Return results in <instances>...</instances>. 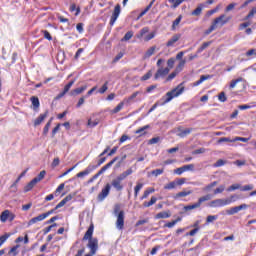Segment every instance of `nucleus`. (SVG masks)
Instances as JSON below:
<instances>
[{
  "label": "nucleus",
  "mask_w": 256,
  "mask_h": 256,
  "mask_svg": "<svg viewBox=\"0 0 256 256\" xmlns=\"http://www.w3.org/2000/svg\"><path fill=\"white\" fill-rule=\"evenodd\" d=\"M90 239H93V225H91L88 230L86 231L83 241H89Z\"/></svg>",
  "instance_id": "aec40b11"
},
{
  "label": "nucleus",
  "mask_w": 256,
  "mask_h": 256,
  "mask_svg": "<svg viewBox=\"0 0 256 256\" xmlns=\"http://www.w3.org/2000/svg\"><path fill=\"white\" fill-rule=\"evenodd\" d=\"M143 189V183H137V185L134 188V197H137L139 195V191Z\"/></svg>",
  "instance_id": "79ce46f5"
},
{
  "label": "nucleus",
  "mask_w": 256,
  "mask_h": 256,
  "mask_svg": "<svg viewBox=\"0 0 256 256\" xmlns=\"http://www.w3.org/2000/svg\"><path fill=\"white\" fill-rule=\"evenodd\" d=\"M143 92L141 91H136L134 93L131 94V96L124 98V103H126V105H130L131 103H134L135 99H137V97H139V95H142Z\"/></svg>",
  "instance_id": "f8f14e48"
},
{
  "label": "nucleus",
  "mask_w": 256,
  "mask_h": 256,
  "mask_svg": "<svg viewBox=\"0 0 256 256\" xmlns=\"http://www.w3.org/2000/svg\"><path fill=\"white\" fill-rule=\"evenodd\" d=\"M218 99L221 103H225V101H227V96H225V92H221L219 95H218Z\"/></svg>",
  "instance_id": "052dcab7"
},
{
  "label": "nucleus",
  "mask_w": 256,
  "mask_h": 256,
  "mask_svg": "<svg viewBox=\"0 0 256 256\" xmlns=\"http://www.w3.org/2000/svg\"><path fill=\"white\" fill-rule=\"evenodd\" d=\"M181 19H183L182 16H178L175 21L172 24V31H175L177 27L179 26V23H181Z\"/></svg>",
  "instance_id": "ea45409f"
},
{
  "label": "nucleus",
  "mask_w": 256,
  "mask_h": 256,
  "mask_svg": "<svg viewBox=\"0 0 256 256\" xmlns=\"http://www.w3.org/2000/svg\"><path fill=\"white\" fill-rule=\"evenodd\" d=\"M256 14V7L252 8L251 11L248 13V15L245 18V21H247V19H251V17H254Z\"/></svg>",
  "instance_id": "4d7b16f0"
},
{
  "label": "nucleus",
  "mask_w": 256,
  "mask_h": 256,
  "mask_svg": "<svg viewBox=\"0 0 256 256\" xmlns=\"http://www.w3.org/2000/svg\"><path fill=\"white\" fill-rule=\"evenodd\" d=\"M182 167L184 168V172L185 171H193L195 169V165L194 164H188V165H184Z\"/></svg>",
  "instance_id": "e2e57ef3"
},
{
  "label": "nucleus",
  "mask_w": 256,
  "mask_h": 256,
  "mask_svg": "<svg viewBox=\"0 0 256 256\" xmlns=\"http://www.w3.org/2000/svg\"><path fill=\"white\" fill-rule=\"evenodd\" d=\"M164 170L163 169H156L153 170L151 173L152 175H155V177H159V175H163Z\"/></svg>",
  "instance_id": "774afa93"
},
{
  "label": "nucleus",
  "mask_w": 256,
  "mask_h": 256,
  "mask_svg": "<svg viewBox=\"0 0 256 256\" xmlns=\"http://www.w3.org/2000/svg\"><path fill=\"white\" fill-rule=\"evenodd\" d=\"M132 37H133V31H128L122 38V41H129Z\"/></svg>",
  "instance_id": "603ef678"
},
{
  "label": "nucleus",
  "mask_w": 256,
  "mask_h": 256,
  "mask_svg": "<svg viewBox=\"0 0 256 256\" xmlns=\"http://www.w3.org/2000/svg\"><path fill=\"white\" fill-rule=\"evenodd\" d=\"M125 105H127V102H125V100L120 102L113 110H111L112 115L119 113V111H121L123 107H125Z\"/></svg>",
  "instance_id": "a211bd4d"
},
{
  "label": "nucleus",
  "mask_w": 256,
  "mask_h": 256,
  "mask_svg": "<svg viewBox=\"0 0 256 256\" xmlns=\"http://www.w3.org/2000/svg\"><path fill=\"white\" fill-rule=\"evenodd\" d=\"M184 91H185V86H183V83H180L176 88L166 93L165 97L162 98L163 102L160 105H166V103H170V101H173L175 97H179V95H183Z\"/></svg>",
  "instance_id": "f257e3e1"
},
{
  "label": "nucleus",
  "mask_w": 256,
  "mask_h": 256,
  "mask_svg": "<svg viewBox=\"0 0 256 256\" xmlns=\"http://www.w3.org/2000/svg\"><path fill=\"white\" fill-rule=\"evenodd\" d=\"M205 7V4H200L193 12L192 15H195L196 17H199L201 15V11H203V8Z\"/></svg>",
  "instance_id": "7c9ffc66"
},
{
  "label": "nucleus",
  "mask_w": 256,
  "mask_h": 256,
  "mask_svg": "<svg viewBox=\"0 0 256 256\" xmlns=\"http://www.w3.org/2000/svg\"><path fill=\"white\" fill-rule=\"evenodd\" d=\"M199 207H201L199 202H196V203H194L192 205L185 206L184 207V211H192V209H199Z\"/></svg>",
  "instance_id": "f704fd0d"
},
{
  "label": "nucleus",
  "mask_w": 256,
  "mask_h": 256,
  "mask_svg": "<svg viewBox=\"0 0 256 256\" xmlns=\"http://www.w3.org/2000/svg\"><path fill=\"white\" fill-rule=\"evenodd\" d=\"M225 191V185H221L214 190V194L218 195V193H223Z\"/></svg>",
  "instance_id": "0e129e2a"
},
{
  "label": "nucleus",
  "mask_w": 256,
  "mask_h": 256,
  "mask_svg": "<svg viewBox=\"0 0 256 256\" xmlns=\"http://www.w3.org/2000/svg\"><path fill=\"white\" fill-rule=\"evenodd\" d=\"M45 219V214H40L29 220L28 227H31V225H35V223H39V221H45Z\"/></svg>",
  "instance_id": "2eb2a0df"
},
{
  "label": "nucleus",
  "mask_w": 256,
  "mask_h": 256,
  "mask_svg": "<svg viewBox=\"0 0 256 256\" xmlns=\"http://www.w3.org/2000/svg\"><path fill=\"white\" fill-rule=\"evenodd\" d=\"M211 79V75H202L200 76V79L197 80L196 82L193 83V87H199V85H201V83H203L204 81H207Z\"/></svg>",
  "instance_id": "f3484780"
},
{
  "label": "nucleus",
  "mask_w": 256,
  "mask_h": 256,
  "mask_svg": "<svg viewBox=\"0 0 256 256\" xmlns=\"http://www.w3.org/2000/svg\"><path fill=\"white\" fill-rule=\"evenodd\" d=\"M84 91H87V85H84L80 88H76L71 91L70 95L75 96V95H81Z\"/></svg>",
  "instance_id": "5701e85b"
},
{
  "label": "nucleus",
  "mask_w": 256,
  "mask_h": 256,
  "mask_svg": "<svg viewBox=\"0 0 256 256\" xmlns=\"http://www.w3.org/2000/svg\"><path fill=\"white\" fill-rule=\"evenodd\" d=\"M87 125H88V127H91V128L97 127V125H99V120L92 121L91 119H89Z\"/></svg>",
  "instance_id": "5fc2aeb1"
},
{
  "label": "nucleus",
  "mask_w": 256,
  "mask_h": 256,
  "mask_svg": "<svg viewBox=\"0 0 256 256\" xmlns=\"http://www.w3.org/2000/svg\"><path fill=\"white\" fill-rule=\"evenodd\" d=\"M63 189H65V184L64 183L60 184L57 187V189L55 190L54 195L57 197L59 195V193H61V191H63Z\"/></svg>",
  "instance_id": "864d4df0"
},
{
  "label": "nucleus",
  "mask_w": 256,
  "mask_h": 256,
  "mask_svg": "<svg viewBox=\"0 0 256 256\" xmlns=\"http://www.w3.org/2000/svg\"><path fill=\"white\" fill-rule=\"evenodd\" d=\"M47 115H49V112L46 111L44 114H40L38 118L34 120V127H38V125H41L45 119H47Z\"/></svg>",
  "instance_id": "ddd939ff"
},
{
  "label": "nucleus",
  "mask_w": 256,
  "mask_h": 256,
  "mask_svg": "<svg viewBox=\"0 0 256 256\" xmlns=\"http://www.w3.org/2000/svg\"><path fill=\"white\" fill-rule=\"evenodd\" d=\"M121 181L118 180L117 178L112 180V187L116 189V191H123V186L121 185Z\"/></svg>",
  "instance_id": "6ab92c4d"
},
{
  "label": "nucleus",
  "mask_w": 256,
  "mask_h": 256,
  "mask_svg": "<svg viewBox=\"0 0 256 256\" xmlns=\"http://www.w3.org/2000/svg\"><path fill=\"white\" fill-rule=\"evenodd\" d=\"M149 125H146V126H144V127H141V128H139L138 130H136L135 131V134L136 135H145V131H147V129H149Z\"/></svg>",
  "instance_id": "4c0bfd02"
},
{
  "label": "nucleus",
  "mask_w": 256,
  "mask_h": 256,
  "mask_svg": "<svg viewBox=\"0 0 256 256\" xmlns=\"http://www.w3.org/2000/svg\"><path fill=\"white\" fill-rule=\"evenodd\" d=\"M237 189H241V185L239 184H233L230 187H228L227 191L231 192V191H237Z\"/></svg>",
  "instance_id": "13d9d810"
},
{
  "label": "nucleus",
  "mask_w": 256,
  "mask_h": 256,
  "mask_svg": "<svg viewBox=\"0 0 256 256\" xmlns=\"http://www.w3.org/2000/svg\"><path fill=\"white\" fill-rule=\"evenodd\" d=\"M30 101H31V103H32V105H33V107H34V109H39L40 102H39V98H38V97L32 96V97L30 98Z\"/></svg>",
  "instance_id": "c85d7f7f"
},
{
  "label": "nucleus",
  "mask_w": 256,
  "mask_h": 256,
  "mask_svg": "<svg viewBox=\"0 0 256 256\" xmlns=\"http://www.w3.org/2000/svg\"><path fill=\"white\" fill-rule=\"evenodd\" d=\"M241 81H243V78H238L236 80H232L230 83V89H235V87H237V83H241Z\"/></svg>",
  "instance_id": "c03bdc74"
},
{
  "label": "nucleus",
  "mask_w": 256,
  "mask_h": 256,
  "mask_svg": "<svg viewBox=\"0 0 256 256\" xmlns=\"http://www.w3.org/2000/svg\"><path fill=\"white\" fill-rule=\"evenodd\" d=\"M235 201H237V195H232L229 198H219L212 200L209 202L208 206L212 208L225 207L227 205H231V203H235Z\"/></svg>",
  "instance_id": "f03ea898"
},
{
  "label": "nucleus",
  "mask_w": 256,
  "mask_h": 256,
  "mask_svg": "<svg viewBox=\"0 0 256 256\" xmlns=\"http://www.w3.org/2000/svg\"><path fill=\"white\" fill-rule=\"evenodd\" d=\"M117 159H119L118 157H115L112 161H110L109 163H107L105 166H103L97 174H95L92 178H90L88 180V183H93V181H95L96 179H99L100 175H103V173H105V171H107V169H110V167H113V165L115 164V162L117 161Z\"/></svg>",
  "instance_id": "20e7f679"
},
{
  "label": "nucleus",
  "mask_w": 256,
  "mask_h": 256,
  "mask_svg": "<svg viewBox=\"0 0 256 256\" xmlns=\"http://www.w3.org/2000/svg\"><path fill=\"white\" fill-rule=\"evenodd\" d=\"M20 245L17 244L16 246H13L10 251L8 252L9 256H17L19 255V251H17V249H19Z\"/></svg>",
  "instance_id": "bb28decb"
},
{
  "label": "nucleus",
  "mask_w": 256,
  "mask_h": 256,
  "mask_svg": "<svg viewBox=\"0 0 256 256\" xmlns=\"http://www.w3.org/2000/svg\"><path fill=\"white\" fill-rule=\"evenodd\" d=\"M151 193H155V188H148L144 191V194L141 196V201H143V199H147V197H149V195H151Z\"/></svg>",
  "instance_id": "a878e982"
},
{
  "label": "nucleus",
  "mask_w": 256,
  "mask_h": 256,
  "mask_svg": "<svg viewBox=\"0 0 256 256\" xmlns=\"http://www.w3.org/2000/svg\"><path fill=\"white\" fill-rule=\"evenodd\" d=\"M15 220V214L12 213L9 210H4L0 215V221L2 223H6L7 221H14Z\"/></svg>",
  "instance_id": "423d86ee"
},
{
  "label": "nucleus",
  "mask_w": 256,
  "mask_h": 256,
  "mask_svg": "<svg viewBox=\"0 0 256 256\" xmlns=\"http://www.w3.org/2000/svg\"><path fill=\"white\" fill-rule=\"evenodd\" d=\"M177 75H179V72L177 70H175L174 72L169 74V76L167 77V81H173V79L176 78Z\"/></svg>",
  "instance_id": "6e6d98bb"
},
{
  "label": "nucleus",
  "mask_w": 256,
  "mask_h": 256,
  "mask_svg": "<svg viewBox=\"0 0 256 256\" xmlns=\"http://www.w3.org/2000/svg\"><path fill=\"white\" fill-rule=\"evenodd\" d=\"M109 81H106L103 86L98 90V93H100V95H103L104 93L107 92V89H109Z\"/></svg>",
  "instance_id": "e433bc0d"
},
{
  "label": "nucleus",
  "mask_w": 256,
  "mask_h": 256,
  "mask_svg": "<svg viewBox=\"0 0 256 256\" xmlns=\"http://www.w3.org/2000/svg\"><path fill=\"white\" fill-rule=\"evenodd\" d=\"M45 175H47V172L45 170H42L38 176H36L35 178H33L37 183H39L40 181H43V179H45Z\"/></svg>",
  "instance_id": "c756f323"
},
{
  "label": "nucleus",
  "mask_w": 256,
  "mask_h": 256,
  "mask_svg": "<svg viewBox=\"0 0 256 256\" xmlns=\"http://www.w3.org/2000/svg\"><path fill=\"white\" fill-rule=\"evenodd\" d=\"M169 3H172V9H177L181 3H183L185 0H168Z\"/></svg>",
  "instance_id": "58836bf2"
},
{
  "label": "nucleus",
  "mask_w": 256,
  "mask_h": 256,
  "mask_svg": "<svg viewBox=\"0 0 256 256\" xmlns=\"http://www.w3.org/2000/svg\"><path fill=\"white\" fill-rule=\"evenodd\" d=\"M221 143H234V141L229 137H222L218 140V144H221Z\"/></svg>",
  "instance_id": "49530a36"
},
{
  "label": "nucleus",
  "mask_w": 256,
  "mask_h": 256,
  "mask_svg": "<svg viewBox=\"0 0 256 256\" xmlns=\"http://www.w3.org/2000/svg\"><path fill=\"white\" fill-rule=\"evenodd\" d=\"M215 185H217V181H214V182L208 184L206 187L203 188V191H209L210 189H213V187H215Z\"/></svg>",
  "instance_id": "680f3d73"
},
{
  "label": "nucleus",
  "mask_w": 256,
  "mask_h": 256,
  "mask_svg": "<svg viewBox=\"0 0 256 256\" xmlns=\"http://www.w3.org/2000/svg\"><path fill=\"white\" fill-rule=\"evenodd\" d=\"M95 169V166H88L84 171L79 172L76 177L78 178H83L87 177L93 170Z\"/></svg>",
  "instance_id": "dca6fc26"
},
{
  "label": "nucleus",
  "mask_w": 256,
  "mask_h": 256,
  "mask_svg": "<svg viewBox=\"0 0 256 256\" xmlns=\"http://www.w3.org/2000/svg\"><path fill=\"white\" fill-rule=\"evenodd\" d=\"M111 191V184H106V186L102 189L101 193L98 194V201H105V198L109 196Z\"/></svg>",
  "instance_id": "1a4fd4ad"
},
{
  "label": "nucleus",
  "mask_w": 256,
  "mask_h": 256,
  "mask_svg": "<svg viewBox=\"0 0 256 256\" xmlns=\"http://www.w3.org/2000/svg\"><path fill=\"white\" fill-rule=\"evenodd\" d=\"M87 247L90 249V253H92V255H95V253H97V249H99V241L97 240V238H90L88 240Z\"/></svg>",
  "instance_id": "0eeeda50"
},
{
  "label": "nucleus",
  "mask_w": 256,
  "mask_h": 256,
  "mask_svg": "<svg viewBox=\"0 0 256 256\" xmlns=\"http://www.w3.org/2000/svg\"><path fill=\"white\" fill-rule=\"evenodd\" d=\"M37 184V182L32 179L25 187H24V192L25 193H29V191H31V189H33V187H35V185Z\"/></svg>",
  "instance_id": "b1692460"
},
{
  "label": "nucleus",
  "mask_w": 256,
  "mask_h": 256,
  "mask_svg": "<svg viewBox=\"0 0 256 256\" xmlns=\"http://www.w3.org/2000/svg\"><path fill=\"white\" fill-rule=\"evenodd\" d=\"M123 55L124 53L123 52H119L115 58L113 59V63H117L119 60L123 59Z\"/></svg>",
  "instance_id": "338daca9"
},
{
  "label": "nucleus",
  "mask_w": 256,
  "mask_h": 256,
  "mask_svg": "<svg viewBox=\"0 0 256 256\" xmlns=\"http://www.w3.org/2000/svg\"><path fill=\"white\" fill-rule=\"evenodd\" d=\"M191 131H192V129L191 128H187V129H185V130H179V133L177 134L178 135V137H187V135H190V133H191Z\"/></svg>",
  "instance_id": "cd10ccee"
},
{
  "label": "nucleus",
  "mask_w": 256,
  "mask_h": 256,
  "mask_svg": "<svg viewBox=\"0 0 256 256\" xmlns=\"http://www.w3.org/2000/svg\"><path fill=\"white\" fill-rule=\"evenodd\" d=\"M119 15H121V5L117 4L110 19L111 26L115 25V22L119 19Z\"/></svg>",
  "instance_id": "6e6552de"
},
{
  "label": "nucleus",
  "mask_w": 256,
  "mask_h": 256,
  "mask_svg": "<svg viewBox=\"0 0 256 256\" xmlns=\"http://www.w3.org/2000/svg\"><path fill=\"white\" fill-rule=\"evenodd\" d=\"M183 67H185V60H181L179 62V64L176 67L175 71H177L178 73H181V71H183Z\"/></svg>",
  "instance_id": "09e8293b"
},
{
  "label": "nucleus",
  "mask_w": 256,
  "mask_h": 256,
  "mask_svg": "<svg viewBox=\"0 0 256 256\" xmlns=\"http://www.w3.org/2000/svg\"><path fill=\"white\" fill-rule=\"evenodd\" d=\"M114 215L117 217L116 229L122 231L123 227H125V212L123 210L119 211V207H116L114 209Z\"/></svg>",
  "instance_id": "7ed1b4c3"
},
{
  "label": "nucleus",
  "mask_w": 256,
  "mask_h": 256,
  "mask_svg": "<svg viewBox=\"0 0 256 256\" xmlns=\"http://www.w3.org/2000/svg\"><path fill=\"white\" fill-rule=\"evenodd\" d=\"M212 197L213 196L211 194H206L205 196H202L198 199V204L201 207L202 203H205V201H211Z\"/></svg>",
  "instance_id": "393cba45"
},
{
  "label": "nucleus",
  "mask_w": 256,
  "mask_h": 256,
  "mask_svg": "<svg viewBox=\"0 0 256 256\" xmlns=\"http://www.w3.org/2000/svg\"><path fill=\"white\" fill-rule=\"evenodd\" d=\"M253 185L252 184H248L243 186L242 188H240L241 191H253Z\"/></svg>",
  "instance_id": "69168bd1"
},
{
  "label": "nucleus",
  "mask_w": 256,
  "mask_h": 256,
  "mask_svg": "<svg viewBox=\"0 0 256 256\" xmlns=\"http://www.w3.org/2000/svg\"><path fill=\"white\" fill-rule=\"evenodd\" d=\"M167 65H168V69H173L174 65H175V58H170L167 61Z\"/></svg>",
  "instance_id": "bf43d9fd"
},
{
  "label": "nucleus",
  "mask_w": 256,
  "mask_h": 256,
  "mask_svg": "<svg viewBox=\"0 0 256 256\" xmlns=\"http://www.w3.org/2000/svg\"><path fill=\"white\" fill-rule=\"evenodd\" d=\"M179 39H181V34H174L166 43V47H174Z\"/></svg>",
  "instance_id": "4468645a"
},
{
  "label": "nucleus",
  "mask_w": 256,
  "mask_h": 256,
  "mask_svg": "<svg viewBox=\"0 0 256 256\" xmlns=\"http://www.w3.org/2000/svg\"><path fill=\"white\" fill-rule=\"evenodd\" d=\"M154 53H155V46H152L151 48H149L146 51V53L144 54L143 59H149V57H151Z\"/></svg>",
  "instance_id": "473e14b6"
},
{
  "label": "nucleus",
  "mask_w": 256,
  "mask_h": 256,
  "mask_svg": "<svg viewBox=\"0 0 256 256\" xmlns=\"http://www.w3.org/2000/svg\"><path fill=\"white\" fill-rule=\"evenodd\" d=\"M193 193L192 190H183L181 192H178L175 196L174 199H180V197H187Z\"/></svg>",
  "instance_id": "4be33fe9"
},
{
  "label": "nucleus",
  "mask_w": 256,
  "mask_h": 256,
  "mask_svg": "<svg viewBox=\"0 0 256 256\" xmlns=\"http://www.w3.org/2000/svg\"><path fill=\"white\" fill-rule=\"evenodd\" d=\"M157 203V197L152 196L149 202H144V207H151Z\"/></svg>",
  "instance_id": "2f4dec72"
},
{
  "label": "nucleus",
  "mask_w": 256,
  "mask_h": 256,
  "mask_svg": "<svg viewBox=\"0 0 256 256\" xmlns=\"http://www.w3.org/2000/svg\"><path fill=\"white\" fill-rule=\"evenodd\" d=\"M228 21H231V17H227L225 14H221L220 16L214 19V21L212 22V25L216 29H221V27H223L224 25H227Z\"/></svg>",
  "instance_id": "39448f33"
},
{
  "label": "nucleus",
  "mask_w": 256,
  "mask_h": 256,
  "mask_svg": "<svg viewBox=\"0 0 256 256\" xmlns=\"http://www.w3.org/2000/svg\"><path fill=\"white\" fill-rule=\"evenodd\" d=\"M209 45H211V41L209 42H204L201 47L198 48L197 53H203V51H205V49H207V47H209Z\"/></svg>",
  "instance_id": "a19ab883"
},
{
  "label": "nucleus",
  "mask_w": 256,
  "mask_h": 256,
  "mask_svg": "<svg viewBox=\"0 0 256 256\" xmlns=\"http://www.w3.org/2000/svg\"><path fill=\"white\" fill-rule=\"evenodd\" d=\"M153 77V72L148 71L144 76L141 77L140 81H149Z\"/></svg>",
  "instance_id": "a18cd8bd"
},
{
  "label": "nucleus",
  "mask_w": 256,
  "mask_h": 256,
  "mask_svg": "<svg viewBox=\"0 0 256 256\" xmlns=\"http://www.w3.org/2000/svg\"><path fill=\"white\" fill-rule=\"evenodd\" d=\"M219 219L218 215H208L206 218V225H209V223H213Z\"/></svg>",
  "instance_id": "72a5a7b5"
},
{
  "label": "nucleus",
  "mask_w": 256,
  "mask_h": 256,
  "mask_svg": "<svg viewBox=\"0 0 256 256\" xmlns=\"http://www.w3.org/2000/svg\"><path fill=\"white\" fill-rule=\"evenodd\" d=\"M177 187V183L175 181H172L164 186V189L171 190L175 189Z\"/></svg>",
  "instance_id": "de8ad7c7"
},
{
  "label": "nucleus",
  "mask_w": 256,
  "mask_h": 256,
  "mask_svg": "<svg viewBox=\"0 0 256 256\" xmlns=\"http://www.w3.org/2000/svg\"><path fill=\"white\" fill-rule=\"evenodd\" d=\"M222 7H223V5L218 4L214 9L209 10L207 12L208 17H211V15H215V13H217L219 11V9H221Z\"/></svg>",
  "instance_id": "c9c22d12"
},
{
  "label": "nucleus",
  "mask_w": 256,
  "mask_h": 256,
  "mask_svg": "<svg viewBox=\"0 0 256 256\" xmlns=\"http://www.w3.org/2000/svg\"><path fill=\"white\" fill-rule=\"evenodd\" d=\"M75 85V80L70 81L65 87H64V93H69V89Z\"/></svg>",
  "instance_id": "3c124183"
},
{
  "label": "nucleus",
  "mask_w": 256,
  "mask_h": 256,
  "mask_svg": "<svg viewBox=\"0 0 256 256\" xmlns=\"http://www.w3.org/2000/svg\"><path fill=\"white\" fill-rule=\"evenodd\" d=\"M247 204H242L240 206H235L230 208L229 210L226 211L227 215H235L239 213V211H243V209H247Z\"/></svg>",
  "instance_id": "9b49d317"
},
{
  "label": "nucleus",
  "mask_w": 256,
  "mask_h": 256,
  "mask_svg": "<svg viewBox=\"0 0 256 256\" xmlns=\"http://www.w3.org/2000/svg\"><path fill=\"white\" fill-rule=\"evenodd\" d=\"M169 71H170L169 68H163V67L158 68L157 72L154 75V79L157 81V79L167 77V75H169Z\"/></svg>",
  "instance_id": "9d476101"
},
{
  "label": "nucleus",
  "mask_w": 256,
  "mask_h": 256,
  "mask_svg": "<svg viewBox=\"0 0 256 256\" xmlns=\"http://www.w3.org/2000/svg\"><path fill=\"white\" fill-rule=\"evenodd\" d=\"M9 237H11V234L8 233L0 236V247L3 245V243H5V241H7Z\"/></svg>",
  "instance_id": "8fccbe9b"
},
{
  "label": "nucleus",
  "mask_w": 256,
  "mask_h": 256,
  "mask_svg": "<svg viewBox=\"0 0 256 256\" xmlns=\"http://www.w3.org/2000/svg\"><path fill=\"white\" fill-rule=\"evenodd\" d=\"M179 221H181V218L173 220L172 222H168L167 224H165V227H168V229H171V228L175 227V225H177V223H179Z\"/></svg>",
  "instance_id": "37998d69"
},
{
  "label": "nucleus",
  "mask_w": 256,
  "mask_h": 256,
  "mask_svg": "<svg viewBox=\"0 0 256 256\" xmlns=\"http://www.w3.org/2000/svg\"><path fill=\"white\" fill-rule=\"evenodd\" d=\"M169 217H171V212L163 211L156 214L155 219H169Z\"/></svg>",
  "instance_id": "412c9836"
}]
</instances>
